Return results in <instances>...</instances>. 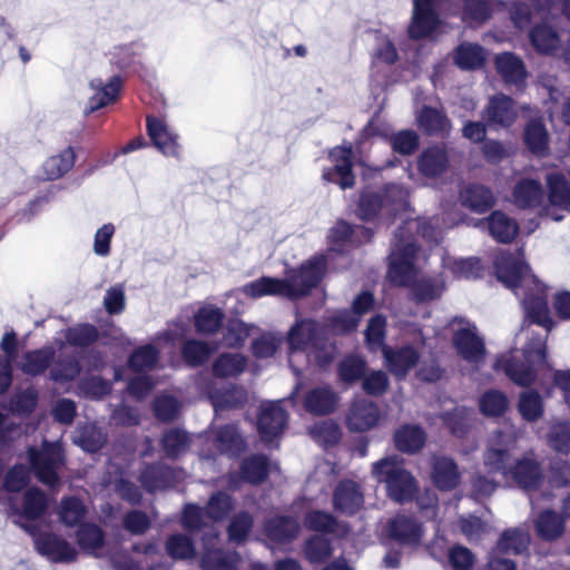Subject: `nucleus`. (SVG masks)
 <instances>
[{
	"instance_id": "f03ea898",
	"label": "nucleus",
	"mask_w": 570,
	"mask_h": 570,
	"mask_svg": "<svg viewBox=\"0 0 570 570\" xmlns=\"http://www.w3.org/2000/svg\"><path fill=\"white\" fill-rule=\"evenodd\" d=\"M494 269L498 279L520 301L525 317L549 331L552 321L548 307V288L523 259V250L519 249L517 254L500 253Z\"/></svg>"
},
{
	"instance_id": "a18cd8bd",
	"label": "nucleus",
	"mask_w": 570,
	"mask_h": 570,
	"mask_svg": "<svg viewBox=\"0 0 570 570\" xmlns=\"http://www.w3.org/2000/svg\"><path fill=\"white\" fill-rule=\"evenodd\" d=\"M75 164V153L67 148L56 156L49 157L42 165V178L55 180L68 173Z\"/></svg>"
},
{
	"instance_id": "393cba45",
	"label": "nucleus",
	"mask_w": 570,
	"mask_h": 570,
	"mask_svg": "<svg viewBox=\"0 0 570 570\" xmlns=\"http://www.w3.org/2000/svg\"><path fill=\"white\" fill-rule=\"evenodd\" d=\"M383 356L386 367L397 379H403L419 360V353L409 345L396 350L384 347Z\"/></svg>"
},
{
	"instance_id": "603ef678",
	"label": "nucleus",
	"mask_w": 570,
	"mask_h": 570,
	"mask_svg": "<svg viewBox=\"0 0 570 570\" xmlns=\"http://www.w3.org/2000/svg\"><path fill=\"white\" fill-rule=\"evenodd\" d=\"M196 331L200 334L215 333L222 325L224 313L213 305L200 307L194 316Z\"/></svg>"
},
{
	"instance_id": "e433bc0d",
	"label": "nucleus",
	"mask_w": 570,
	"mask_h": 570,
	"mask_svg": "<svg viewBox=\"0 0 570 570\" xmlns=\"http://www.w3.org/2000/svg\"><path fill=\"white\" fill-rule=\"evenodd\" d=\"M337 404V395L330 387H316L308 392L304 406L306 411L324 415L334 411Z\"/></svg>"
},
{
	"instance_id": "13d9d810",
	"label": "nucleus",
	"mask_w": 570,
	"mask_h": 570,
	"mask_svg": "<svg viewBox=\"0 0 570 570\" xmlns=\"http://www.w3.org/2000/svg\"><path fill=\"white\" fill-rule=\"evenodd\" d=\"M254 524V518L246 511L236 513L229 521L228 538L234 543H243L247 540Z\"/></svg>"
},
{
	"instance_id": "6e6552de",
	"label": "nucleus",
	"mask_w": 570,
	"mask_h": 570,
	"mask_svg": "<svg viewBox=\"0 0 570 570\" xmlns=\"http://www.w3.org/2000/svg\"><path fill=\"white\" fill-rule=\"evenodd\" d=\"M525 363L518 361L514 356L503 355L494 364L495 370H502L509 379L521 386L530 385L539 370L547 365L546 361V336H532L522 351Z\"/></svg>"
},
{
	"instance_id": "1a4fd4ad",
	"label": "nucleus",
	"mask_w": 570,
	"mask_h": 570,
	"mask_svg": "<svg viewBox=\"0 0 570 570\" xmlns=\"http://www.w3.org/2000/svg\"><path fill=\"white\" fill-rule=\"evenodd\" d=\"M373 232L364 226L352 227L345 220H338L327 233V250L309 261L322 258V277L335 255L345 254L352 247L372 238Z\"/></svg>"
},
{
	"instance_id": "a878e982",
	"label": "nucleus",
	"mask_w": 570,
	"mask_h": 570,
	"mask_svg": "<svg viewBox=\"0 0 570 570\" xmlns=\"http://www.w3.org/2000/svg\"><path fill=\"white\" fill-rule=\"evenodd\" d=\"M517 117L513 100L504 95L492 97L484 111V118L490 126L509 127Z\"/></svg>"
},
{
	"instance_id": "c03bdc74",
	"label": "nucleus",
	"mask_w": 570,
	"mask_h": 570,
	"mask_svg": "<svg viewBox=\"0 0 570 570\" xmlns=\"http://www.w3.org/2000/svg\"><path fill=\"white\" fill-rule=\"evenodd\" d=\"M548 445L556 452L570 453V421L564 419L552 420L547 433Z\"/></svg>"
},
{
	"instance_id": "052dcab7",
	"label": "nucleus",
	"mask_w": 570,
	"mask_h": 570,
	"mask_svg": "<svg viewBox=\"0 0 570 570\" xmlns=\"http://www.w3.org/2000/svg\"><path fill=\"white\" fill-rule=\"evenodd\" d=\"M66 342L76 347H87L98 338V331L90 324H78L65 332Z\"/></svg>"
},
{
	"instance_id": "4c0bfd02",
	"label": "nucleus",
	"mask_w": 570,
	"mask_h": 570,
	"mask_svg": "<svg viewBox=\"0 0 570 570\" xmlns=\"http://www.w3.org/2000/svg\"><path fill=\"white\" fill-rule=\"evenodd\" d=\"M216 449L222 454L236 456L244 450V440L235 425H225L216 430L214 436Z\"/></svg>"
},
{
	"instance_id": "72a5a7b5",
	"label": "nucleus",
	"mask_w": 570,
	"mask_h": 570,
	"mask_svg": "<svg viewBox=\"0 0 570 570\" xmlns=\"http://www.w3.org/2000/svg\"><path fill=\"white\" fill-rule=\"evenodd\" d=\"M432 480L441 490L455 488L460 480V473L455 462L446 456H436L433 460Z\"/></svg>"
},
{
	"instance_id": "864d4df0",
	"label": "nucleus",
	"mask_w": 570,
	"mask_h": 570,
	"mask_svg": "<svg viewBox=\"0 0 570 570\" xmlns=\"http://www.w3.org/2000/svg\"><path fill=\"white\" fill-rule=\"evenodd\" d=\"M87 509L83 502L76 497H67L61 499L59 504V519L68 527L79 524L86 517Z\"/></svg>"
},
{
	"instance_id": "b1692460",
	"label": "nucleus",
	"mask_w": 570,
	"mask_h": 570,
	"mask_svg": "<svg viewBox=\"0 0 570 570\" xmlns=\"http://www.w3.org/2000/svg\"><path fill=\"white\" fill-rule=\"evenodd\" d=\"M181 479L183 472L166 465L147 466L140 475L141 484L149 492L175 487Z\"/></svg>"
},
{
	"instance_id": "7ed1b4c3",
	"label": "nucleus",
	"mask_w": 570,
	"mask_h": 570,
	"mask_svg": "<svg viewBox=\"0 0 570 570\" xmlns=\"http://www.w3.org/2000/svg\"><path fill=\"white\" fill-rule=\"evenodd\" d=\"M521 435V429L512 424L494 431L489 438L483 463L489 473H499L507 483H514L530 491L539 485L542 474L532 454L511 461L510 452Z\"/></svg>"
},
{
	"instance_id": "9b49d317",
	"label": "nucleus",
	"mask_w": 570,
	"mask_h": 570,
	"mask_svg": "<svg viewBox=\"0 0 570 570\" xmlns=\"http://www.w3.org/2000/svg\"><path fill=\"white\" fill-rule=\"evenodd\" d=\"M235 507L234 498L224 491L214 492L204 509L187 504L183 511L181 524L189 531L206 527L205 517L212 521H223Z\"/></svg>"
},
{
	"instance_id": "9d476101",
	"label": "nucleus",
	"mask_w": 570,
	"mask_h": 570,
	"mask_svg": "<svg viewBox=\"0 0 570 570\" xmlns=\"http://www.w3.org/2000/svg\"><path fill=\"white\" fill-rule=\"evenodd\" d=\"M13 523L32 537L36 551L51 562L68 563L76 559V548L62 537L41 532L38 525L21 519L13 520Z\"/></svg>"
},
{
	"instance_id": "f3484780",
	"label": "nucleus",
	"mask_w": 570,
	"mask_h": 570,
	"mask_svg": "<svg viewBox=\"0 0 570 570\" xmlns=\"http://www.w3.org/2000/svg\"><path fill=\"white\" fill-rule=\"evenodd\" d=\"M333 167L324 170L326 181L337 184L342 189L354 186L355 178L352 173L353 151L351 146H337L330 153Z\"/></svg>"
},
{
	"instance_id": "69168bd1",
	"label": "nucleus",
	"mask_w": 570,
	"mask_h": 570,
	"mask_svg": "<svg viewBox=\"0 0 570 570\" xmlns=\"http://www.w3.org/2000/svg\"><path fill=\"white\" fill-rule=\"evenodd\" d=\"M210 346L198 340H187L181 348L185 362L191 366L203 364L210 355Z\"/></svg>"
},
{
	"instance_id": "0eeeda50",
	"label": "nucleus",
	"mask_w": 570,
	"mask_h": 570,
	"mask_svg": "<svg viewBox=\"0 0 570 570\" xmlns=\"http://www.w3.org/2000/svg\"><path fill=\"white\" fill-rule=\"evenodd\" d=\"M372 475L377 482L385 484L387 497L396 503L412 501L419 491L416 479L396 455L374 462Z\"/></svg>"
},
{
	"instance_id": "f8f14e48",
	"label": "nucleus",
	"mask_w": 570,
	"mask_h": 570,
	"mask_svg": "<svg viewBox=\"0 0 570 570\" xmlns=\"http://www.w3.org/2000/svg\"><path fill=\"white\" fill-rule=\"evenodd\" d=\"M448 327L453 334V344L459 355L471 364H480L484 360L485 347L475 325L464 318L455 317L449 322Z\"/></svg>"
},
{
	"instance_id": "de8ad7c7",
	"label": "nucleus",
	"mask_w": 570,
	"mask_h": 570,
	"mask_svg": "<svg viewBox=\"0 0 570 570\" xmlns=\"http://www.w3.org/2000/svg\"><path fill=\"white\" fill-rule=\"evenodd\" d=\"M47 505V497L41 490L37 488L28 489L23 494L22 508L19 515L29 521H33L46 512Z\"/></svg>"
},
{
	"instance_id": "3c124183",
	"label": "nucleus",
	"mask_w": 570,
	"mask_h": 570,
	"mask_svg": "<svg viewBox=\"0 0 570 570\" xmlns=\"http://www.w3.org/2000/svg\"><path fill=\"white\" fill-rule=\"evenodd\" d=\"M269 468L265 455H252L240 466L242 479L252 484L261 483L268 475Z\"/></svg>"
},
{
	"instance_id": "5701e85b",
	"label": "nucleus",
	"mask_w": 570,
	"mask_h": 570,
	"mask_svg": "<svg viewBox=\"0 0 570 570\" xmlns=\"http://www.w3.org/2000/svg\"><path fill=\"white\" fill-rule=\"evenodd\" d=\"M513 203L519 208L537 209L542 216L546 195L540 181L522 179L513 188Z\"/></svg>"
},
{
	"instance_id": "2eb2a0df",
	"label": "nucleus",
	"mask_w": 570,
	"mask_h": 570,
	"mask_svg": "<svg viewBox=\"0 0 570 570\" xmlns=\"http://www.w3.org/2000/svg\"><path fill=\"white\" fill-rule=\"evenodd\" d=\"M218 532L209 529L203 537V552L199 567L203 570H237L240 556L236 551H224L217 548Z\"/></svg>"
},
{
	"instance_id": "09e8293b",
	"label": "nucleus",
	"mask_w": 570,
	"mask_h": 570,
	"mask_svg": "<svg viewBox=\"0 0 570 570\" xmlns=\"http://www.w3.org/2000/svg\"><path fill=\"white\" fill-rule=\"evenodd\" d=\"M530 543V535L522 529H510L504 531L497 544V551L500 553L519 554L527 550Z\"/></svg>"
},
{
	"instance_id": "6ab92c4d",
	"label": "nucleus",
	"mask_w": 570,
	"mask_h": 570,
	"mask_svg": "<svg viewBox=\"0 0 570 570\" xmlns=\"http://www.w3.org/2000/svg\"><path fill=\"white\" fill-rule=\"evenodd\" d=\"M382 417V412L376 403L366 399H357L350 406L346 424L353 432H366L377 426Z\"/></svg>"
},
{
	"instance_id": "473e14b6",
	"label": "nucleus",
	"mask_w": 570,
	"mask_h": 570,
	"mask_svg": "<svg viewBox=\"0 0 570 570\" xmlns=\"http://www.w3.org/2000/svg\"><path fill=\"white\" fill-rule=\"evenodd\" d=\"M460 200L464 207L475 213L487 212L494 203L492 191L478 184H469L464 186L460 190Z\"/></svg>"
},
{
	"instance_id": "cd10ccee",
	"label": "nucleus",
	"mask_w": 570,
	"mask_h": 570,
	"mask_svg": "<svg viewBox=\"0 0 570 570\" xmlns=\"http://www.w3.org/2000/svg\"><path fill=\"white\" fill-rule=\"evenodd\" d=\"M333 502L337 511L345 514H354L362 508L364 498L355 482L345 480L336 487Z\"/></svg>"
},
{
	"instance_id": "0e129e2a",
	"label": "nucleus",
	"mask_w": 570,
	"mask_h": 570,
	"mask_svg": "<svg viewBox=\"0 0 570 570\" xmlns=\"http://www.w3.org/2000/svg\"><path fill=\"white\" fill-rule=\"evenodd\" d=\"M524 140L529 149L534 154H542L548 145V132L539 120H532L524 130Z\"/></svg>"
},
{
	"instance_id": "6e6d98bb",
	"label": "nucleus",
	"mask_w": 570,
	"mask_h": 570,
	"mask_svg": "<svg viewBox=\"0 0 570 570\" xmlns=\"http://www.w3.org/2000/svg\"><path fill=\"white\" fill-rule=\"evenodd\" d=\"M473 411L466 407H455L453 412H445L441 414L440 419L449 428L450 432L461 438L470 428Z\"/></svg>"
},
{
	"instance_id": "20e7f679",
	"label": "nucleus",
	"mask_w": 570,
	"mask_h": 570,
	"mask_svg": "<svg viewBox=\"0 0 570 570\" xmlns=\"http://www.w3.org/2000/svg\"><path fill=\"white\" fill-rule=\"evenodd\" d=\"M322 258L307 261L297 269H291L284 278L264 276L249 282L234 292L249 298L283 296L291 299L307 295L322 279Z\"/></svg>"
},
{
	"instance_id": "c85d7f7f",
	"label": "nucleus",
	"mask_w": 570,
	"mask_h": 570,
	"mask_svg": "<svg viewBox=\"0 0 570 570\" xmlns=\"http://www.w3.org/2000/svg\"><path fill=\"white\" fill-rule=\"evenodd\" d=\"M419 171L428 178L441 176L449 168V155L444 146H432L422 151L417 160Z\"/></svg>"
},
{
	"instance_id": "ddd939ff",
	"label": "nucleus",
	"mask_w": 570,
	"mask_h": 570,
	"mask_svg": "<svg viewBox=\"0 0 570 570\" xmlns=\"http://www.w3.org/2000/svg\"><path fill=\"white\" fill-rule=\"evenodd\" d=\"M548 195L542 206V216L559 222L570 214V183L561 174H549L546 178Z\"/></svg>"
},
{
	"instance_id": "338daca9",
	"label": "nucleus",
	"mask_w": 570,
	"mask_h": 570,
	"mask_svg": "<svg viewBox=\"0 0 570 570\" xmlns=\"http://www.w3.org/2000/svg\"><path fill=\"white\" fill-rule=\"evenodd\" d=\"M189 442L185 431L171 429L163 438V448L167 456L176 458L187 450Z\"/></svg>"
},
{
	"instance_id": "4d7b16f0",
	"label": "nucleus",
	"mask_w": 570,
	"mask_h": 570,
	"mask_svg": "<svg viewBox=\"0 0 570 570\" xmlns=\"http://www.w3.org/2000/svg\"><path fill=\"white\" fill-rule=\"evenodd\" d=\"M253 330H255L254 325L246 324L240 320H230L223 331L224 344L227 347H239L244 345Z\"/></svg>"
},
{
	"instance_id": "4468645a",
	"label": "nucleus",
	"mask_w": 570,
	"mask_h": 570,
	"mask_svg": "<svg viewBox=\"0 0 570 570\" xmlns=\"http://www.w3.org/2000/svg\"><path fill=\"white\" fill-rule=\"evenodd\" d=\"M27 453L37 479L46 485H56L59 480L57 468L61 460L59 448L45 441L40 450L30 446Z\"/></svg>"
},
{
	"instance_id": "f704fd0d",
	"label": "nucleus",
	"mask_w": 570,
	"mask_h": 570,
	"mask_svg": "<svg viewBox=\"0 0 570 570\" xmlns=\"http://www.w3.org/2000/svg\"><path fill=\"white\" fill-rule=\"evenodd\" d=\"M419 127L429 135H448L451 122L446 115L436 108L423 107L416 116Z\"/></svg>"
},
{
	"instance_id": "e2e57ef3",
	"label": "nucleus",
	"mask_w": 570,
	"mask_h": 570,
	"mask_svg": "<svg viewBox=\"0 0 570 570\" xmlns=\"http://www.w3.org/2000/svg\"><path fill=\"white\" fill-rule=\"evenodd\" d=\"M479 404L484 415L500 416L507 411L509 402L504 393L490 390L480 397Z\"/></svg>"
},
{
	"instance_id": "412c9836",
	"label": "nucleus",
	"mask_w": 570,
	"mask_h": 570,
	"mask_svg": "<svg viewBox=\"0 0 570 570\" xmlns=\"http://www.w3.org/2000/svg\"><path fill=\"white\" fill-rule=\"evenodd\" d=\"M387 535L402 546L417 547L423 538V527L412 517L397 514L386 525Z\"/></svg>"
},
{
	"instance_id": "680f3d73",
	"label": "nucleus",
	"mask_w": 570,
	"mask_h": 570,
	"mask_svg": "<svg viewBox=\"0 0 570 570\" xmlns=\"http://www.w3.org/2000/svg\"><path fill=\"white\" fill-rule=\"evenodd\" d=\"M159 352L157 348L147 344L137 348L129 358V366L136 373L153 368L158 361Z\"/></svg>"
},
{
	"instance_id": "c756f323",
	"label": "nucleus",
	"mask_w": 570,
	"mask_h": 570,
	"mask_svg": "<svg viewBox=\"0 0 570 570\" xmlns=\"http://www.w3.org/2000/svg\"><path fill=\"white\" fill-rule=\"evenodd\" d=\"M456 7L463 22L479 26L485 22L492 13L493 0H450Z\"/></svg>"
},
{
	"instance_id": "2f4dec72",
	"label": "nucleus",
	"mask_w": 570,
	"mask_h": 570,
	"mask_svg": "<svg viewBox=\"0 0 570 570\" xmlns=\"http://www.w3.org/2000/svg\"><path fill=\"white\" fill-rule=\"evenodd\" d=\"M495 68L503 80L519 87L527 77L523 61L512 52H502L495 57Z\"/></svg>"
},
{
	"instance_id": "7c9ffc66",
	"label": "nucleus",
	"mask_w": 570,
	"mask_h": 570,
	"mask_svg": "<svg viewBox=\"0 0 570 570\" xmlns=\"http://www.w3.org/2000/svg\"><path fill=\"white\" fill-rule=\"evenodd\" d=\"M299 523L292 517L277 515L265 522L264 531L266 537L274 544L291 542L298 533Z\"/></svg>"
},
{
	"instance_id": "a211bd4d",
	"label": "nucleus",
	"mask_w": 570,
	"mask_h": 570,
	"mask_svg": "<svg viewBox=\"0 0 570 570\" xmlns=\"http://www.w3.org/2000/svg\"><path fill=\"white\" fill-rule=\"evenodd\" d=\"M287 421V413L282 401H266L261 404L258 416V431L264 442L269 443L283 432Z\"/></svg>"
},
{
	"instance_id": "774afa93",
	"label": "nucleus",
	"mask_w": 570,
	"mask_h": 570,
	"mask_svg": "<svg viewBox=\"0 0 570 570\" xmlns=\"http://www.w3.org/2000/svg\"><path fill=\"white\" fill-rule=\"evenodd\" d=\"M460 530L470 542H479L491 531V527L475 515L462 517Z\"/></svg>"
},
{
	"instance_id": "aec40b11",
	"label": "nucleus",
	"mask_w": 570,
	"mask_h": 570,
	"mask_svg": "<svg viewBox=\"0 0 570 570\" xmlns=\"http://www.w3.org/2000/svg\"><path fill=\"white\" fill-rule=\"evenodd\" d=\"M146 122L153 145L166 157H178V135L167 121L164 118L147 116Z\"/></svg>"
},
{
	"instance_id": "37998d69",
	"label": "nucleus",
	"mask_w": 570,
	"mask_h": 570,
	"mask_svg": "<svg viewBox=\"0 0 570 570\" xmlns=\"http://www.w3.org/2000/svg\"><path fill=\"white\" fill-rule=\"evenodd\" d=\"M530 40L538 52L544 55L553 53L560 47V37L549 24H537L530 31Z\"/></svg>"
},
{
	"instance_id": "bb28decb",
	"label": "nucleus",
	"mask_w": 570,
	"mask_h": 570,
	"mask_svg": "<svg viewBox=\"0 0 570 570\" xmlns=\"http://www.w3.org/2000/svg\"><path fill=\"white\" fill-rule=\"evenodd\" d=\"M478 226L487 228L499 243L512 242L519 230L518 223L500 210L493 212L487 219L479 220Z\"/></svg>"
},
{
	"instance_id": "79ce46f5",
	"label": "nucleus",
	"mask_w": 570,
	"mask_h": 570,
	"mask_svg": "<svg viewBox=\"0 0 570 570\" xmlns=\"http://www.w3.org/2000/svg\"><path fill=\"white\" fill-rule=\"evenodd\" d=\"M537 534L547 541L560 538L564 531V521L552 510H543L535 520Z\"/></svg>"
},
{
	"instance_id": "8fccbe9b",
	"label": "nucleus",
	"mask_w": 570,
	"mask_h": 570,
	"mask_svg": "<svg viewBox=\"0 0 570 570\" xmlns=\"http://www.w3.org/2000/svg\"><path fill=\"white\" fill-rule=\"evenodd\" d=\"M518 411L523 420L535 422L544 413V404L540 394L533 390L520 393Z\"/></svg>"
},
{
	"instance_id": "ea45409f",
	"label": "nucleus",
	"mask_w": 570,
	"mask_h": 570,
	"mask_svg": "<svg viewBox=\"0 0 570 570\" xmlns=\"http://www.w3.org/2000/svg\"><path fill=\"white\" fill-rule=\"evenodd\" d=\"M442 265L459 278L480 277L483 269L481 261L476 257L456 258L449 254L442 255Z\"/></svg>"
},
{
	"instance_id": "39448f33",
	"label": "nucleus",
	"mask_w": 570,
	"mask_h": 570,
	"mask_svg": "<svg viewBox=\"0 0 570 570\" xmlns=\"http://www.w3.org/2000/svg\"><path fill=\"white\" fill-rule=\"evenodd\" d=\"M409 206V190L401 184L392 183L380 191H362L356 215L365 222L385 224L406 212Z\"/></svg>"
},
{
	"instance_id": "4be33fe9",
	"label": "nucleus",
	"mask_w": 570,
	"mask_h": 570,
	"mask_svg": "<svg viewBox=\"0 0 570 570\" xmlns=\"http://www.w3.org/2000/svg\"><path fill=\"white\" fill-rule=\"evenodd\" d=\"M552 14L550 0H515L510 8V16L518 29L529 26L532 18L548 19Z\"/></svg>"
},
{
	"instance_id": "dca6fc26",
	"label": "nucleus",
	"mask_w": 570,
	"mask_h": 570,
	"mask_svg": "<svg viewBox=\"0 0 570 570\" xmlns=\"http://www.w3.org/2000/svg\"><path fill=\"white\" fill-rule=\"evenodd\" d=\"M413 9L407 32L412 39H422L434 32L440 23V0H412Z\"/></svg>"
},
{
	"instance_id": "423d86ee",
	"label": "nucleus",
	"mask_w": 570,
	"mask_h": 570,
	"mask_svg": "<svg viewBox=\"0 0 570 570\" xmlns=\"http://www.w3.org/2000/svg\"><path fill=\"white\" fill-rule=\"evenodd\" d=\"M287 341L292 353L303 351L308 361L318 366L328 365L336 354L334 343L323 336V330L313 320H297L288 332Z\"/></svg>"
},
{
	"instance_id": "5fc2aeb1",
	"label": "nucleus",
	"mask_w": 570,
	"mask_h": 570,
	"mask_svg": "<svg viewBox=\"0 0 570 570\" xmlns=\"http://www.w3.org/2000/svg\"><path fill=\"white\" fill-rule=\"evenodd\" d=\"M167 553L175 560H194L196 558V549L189 537L186 534H173L166 542Z\"/></svg>"
},
{
	"instance_id": "bf43d9fd",
	"label": "nucleus",
	"mask_w": 570,
	"mask_h": 570,
	"mask_svg": "<svg viewBox=\"0 0 570 570\" xmlns=\"http://www.w3.org/2000/svg\"><path fill=\"white\" fill-rule=\"evenodd\" d=\"M333 548L324 534L313 535L306 541L304 553L311 563H321L332 554Z\"/></svg>"
},
{
	"instance_id": "a19ab883",
	"label": "nucleus",
	"mask_w": 570,
	"mask_h": 570,
	"mask_svg": "<svg viewBox=\"0 0 570 570\" xmlns=\"http://www.w3.org/2000/svg\"><path fill=\"white\" fill-rule=\"evenodd\" d=\"M394 443L396 449L401 452L414 453L424 445L425 433L417 425L405 424L396 430L394 434Z\"/></svg>"
},
{
	"instance_id": "c9c22d12",
	"label": "nucleus",
	"mask_w": 570,
	"mask_h": 570,
	"mask_svg": "<svg viewBox=\"0 0 570 570\" xmlns=\"http://www.w3.org/2000/svg\"><path fill=\"white\" fill-rule=\"evenodd\" d=\"M453 60L460 69H479L485 61V50L478 43L463 42L454 50Z\"/></svg>"
},
{
	"instance_id": "49530a36",
	"label": "nucleus",
	"mask_w": 570,
	"mask_h": 570,
	"mask_svg": "<svg viewBox=\"0 0 570 570\" xmlns=\"http://www.w3.org/2000/svg\"><path fill=\"white\" fill-rule=\"evenodd\" d=\"M55 357V351L52 347H43L27 352L23 355L21 370L28 375L42 374L51 364Z\"/></svg>"
},
{
	"instance_id": "58836bf2",
	"label": "nucleus",
	"mask_w": 570,
	"mask_h": 570,
	"mask_svg": "<svg viewBox=\"0 0 570 570\" xmlns=\"http://www.w3.org/2000/svg\"><path fill=\"white\" fill-rule=\"evenodd\" d=\"M248 360L239 353H223L213 363V374L216 377H236L247 367Z\"/></svg>"
},
{
	"instance_id": "f257e3e1",
	"label": "nucleus",
	"mask_w": 570,
	"mask_h": 570,
	"mask_svg": "<svg viewBox=\"0 0 570 570\" xmlns=\"http://www.w3.org/2000/svg\"><path fill=\"white\" fill-rule=\"evenodd\" d=\"M413 229L428 242L439 243L442 239L441 218L406 219L396 230L391 245L387 277L393 284L411 285V294L416 302H430L442 295L445 284L442 277H423L413 282L421 258H425L416 246Z\"/></svg>"
}]
</instances>
